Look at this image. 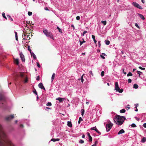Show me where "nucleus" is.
Masks as SVG:
<instances>
[{"label": "nucleus", "instance_id": "nucleus-36", "mask_svg": "<svg viewBox=\"0 0 146 146\" xmlns=\"http://www.w3.org/2000/svg\"><path fill=\"white\" fill-rule=\"evenodd\" d=\"M84 75V74H83L81 78V82H82V83H83L84 81V80L83 78V76Z\"/></svg>", "mask_w": 146, "mask_h": 146}, {"label": "nucleus", "instance_id": "nucleus-20", "mask_svg": "<svg viewBox=\"0 0 146 146\" xmlns=\"http://www.w3.org/2000/svg\"><path fill=\"white\" fill-rule=\"evenodd\" d=\"M146 141V138L144 137L142 139L141 141V142L144 143Z\"/></svg>", "mask_w": 146, "mask_h": 146}, {"label": "nucleus", "instance_id": "nucleus-34", "mask_svg": "<svg viewBox=\"0 0 146 146\" xmlns=\"http://www.w3.org/2000/svg\"><path fill=\"white\" fill-rule=\"evenodd\" d=\"M133 75L132 73L131 72H129V73L127 74V76H132Z\"/></svg>", "mask_w": 146, "mask_h": 146}, {"label": "nucleus", "instance_id": "nucleus-31", "mask_svg": "<svg viewBox=\"0 0 146 146\" xmlns=\"http://www.w3.org/2000/svg\"><path fill=\"white\" fill-rule=\"evenodd\" d=\"M57 29L58 30V31L60 33H62V30L60 28L58 27H57Z\"/></svg>", "mask_w": 146, "mask_h": 146}, {"label": "nucleus", "instance_id": "nucleus-26", "mask_svg": "<svg viewBox=\"0 0 146 146\" xmlns=\"http://www.w3.org/2000/svg\"><path fill=\"white\" fill-rule=\"evenodd\" d=\"M15 37L16 38V40L17 41H18V36L17 33L16 32L15 33Z\"/></svg>", "mask_w": 146, "mask_h": 146}, {"label": "nucleus", "instance_id": "nucleus-24", "mask_svg": "<svg viewBox=\"0 0 146 146\" xmlns=\"http://www.w3.org/2000/svg\"><path fill=\"white\" fill-rule=\"evenodd\" d=\"M138 88V86L137 84H135L133 85V88L135 89H137Z\"/></svg>", "mask_w": 146, "mask_h": 146}, {"label": "nucleus", "instance_id": "nucleus-25", "mask_svg": "<svg viewBox=\"0 0 146 146\" xmlns=\"http://www.w3.org/2000/svg\"><path fill=\"white\" fill-rule=\"evenodd\" d=\"M4 99V96L1 94H0V100H2Z\"/></svg>", "mask_w": 146, "mask_h": 146}, {"label": "nucleus", "instance_id": "nucleus-47", "mask_svg": "<svg viewBox=\"0 0 146 146\" xmlns=\"http://www.w3.org/2000/svg\"><path fill=\"white\" fill-rule=\"evenodd\" d=\"M139 69H141V70H145V68H142V67L141 66H139Z\"/></svg>", "mask_w": 146, "mask_h": 146}, {"label": "nucleus", "instance_id": "nucleus-56", "mask_svg": "<svg viewBox=\"0 0 146 146\" xmlns=\"http://www.w3.org/2000/svg\"><path fill=\"white\" fill-rule=\"evenodd\" d=\"M28 81V80L27 78H26L25 80V83H27V82Z\"/></svg>", "mask_w": 146, "mask_h": 146}, {"label": "nucleus", "instance_id": "nucleus-28", "mask_svg": "<svg viewBox=\"0 0 146 146\" xmlns=\"http://www.w3.org/2000/svg\"><path fill=\"white\" fill-rule=\"evenodd\" d=\"M7 17L8 18H9L10 20L11 21H13L12 18L11 17V16L9 15H7Z\"/></svg>", "mask_w": 146, "mask_h": 146}, {"label": "nucleus", "instance_id": "nucleus-45", "mask_svg": "<svg viewBox=\"0 0 146 146\" xmlns=\"http://www.w3.org/2000/svg\"><path fill=\"white\" fill-rule=\"evenodd\" d=\"M28 15H29L31 16V15H32V13L31 12L29 11L28 12Z\"/></svg>", "mask_w": 146, "mask_h": 146}, {"label": "nucleus", "instance_id": "nucleus-8", "mask_svg": "<svg viewBox=\"0 0 146 146\" xmlns=\"http://www.w3.org/2000/svg\"><path fill=\"white\" fill-rule=\"evenodd\" d=\"M1 134L3 135L4 137L5 136V134L4 132L2 130V126L0 125V136H1Z\"/></svg>", "mask_w": 146, "mask_h": 146}, {"label": "nucleus", "instance_id": "nucleus-29", "mask_svg": "<svg viewBox=\"0 0 146 146\" xmlns=\"http://www.w3.org/2000/svg\"><path fill=\"white\" fill-rule=\"evenodd\" d=\"M82 115L83 116L84 113V109H82L81 111Z\"/></svg>", "mask_w": 146, "mask_h": 146}, {"label": "nucleus", "instance_id": "nucleus-5", "mask_svg": "<svg viewBox=\"0 0 146 146\" xmlns=\"http://www.w3.org/2000/svg\"><path fill=\"white\" fill-rule=\"evenodd\" d=\"M132 5L135 7L140 9H143L140 6L138 3H136L135 2H133L132 3Z\"/></svg>", "mask_w": 146, "mask_h": 146}, {"label": "nucleus", "instance_id": "nucleus-18", "mask_svg": "<svg viewBox=\"0 0 146 146\" xmlns=\"http://www.w3.org/2000/svg\"><path fill=\"white\" fill-rule=\"evenodd\" d=\"M59 140H60L59 139H58V138H57V139H56L52 138L51 140V141H52L53 142H55V141H59Z\"/></svg>", "mask_w": 146, "mask_h": 146}, {"label": "nucleus", "instance_id": "nucleus-37", "mask_svg": "<svg viewBox=\"0 0 146 146\" xmlns=\"http://www.w3.org/2000/svg\"><path fill=\"white\" fill-rule=\"evenodd\" d=\"M46 105L47 106H50L52 105V104L50 102H48V103H47Z\"/></svg>", "mask_w": 146, "mask_h": 146}, {"label": "nucleus", "instance_id": "nucleus-51", "mask_svg": "<svg viewBox=\"0 0 146 146\" xmlns=\"http://www.w3.org/2000/svg\"><path fill=\"white\" fill-rule=\"evenodd\" d=\"M30 36V35H27L26 38H28V39H30L31 38V37H29Z\"/></svg>", "mask_w": 146, "mask_h": 146}, {"label": "nucleus", "instance_id": "nucleus-61", "mask_svg": "<svg viewBox=\"0 0 146 146\" xmlns=\"http://www.w3.org/2000/svg\"><path fill=\"white\" fill-rule=\"evenodd\" d=\"M143 127L146 128V123H145L143 125Z\"/></svg>", "mask_w": 146, "mask_h": 146}, {"label": "nucleus", "instance_id": "nucleus-23", "mask_svg": "<svg viewBox=\"0 0 146 146\" xmlns=\"http://www.w3.org/2000/svg\"><path fill=\"white\" fill-rule=\"evenodd\" d=\"M104 56L106 55V54L104 53H102V54L100 55V56L101 58H102L103 59H104L105 58V57Z\"/></svg>", "mask_w": 146, "mask_h": 146}, {"label": "nucleus", "instance_id": "nucleus-21", "mask_svg": "<svg viewBox=\"0 0 146 146\" xmlns=\"http://www.w3.org/2000/svg\"><path fill=\"white\" fill-rule=\"evenodd\" d=\"M92 38L93 39V40L94 41V43H96V42H97V41L95 39V36L93 35H92Z\"/></svg>", "mask_w": 146, "mask_h": 146}, {"label": "nucleus", "instance_id": "nucleus-16", "mask_svg": "<svg viewBox=\"0 0 146 146\" xmlns=\"http://www.w3.org/2000/svg\"><path fill=\"white\" fill-rule=\"evenodd\" d=\"M125 132V131L123 129H122L120 130V131L118 132V134L120 135L121 134Z\"/></svg>", "mask_w": 146, "mask_h": 146}, {"label": "nucleus", "instance_id": "nucleus-44", "mask_svg": "<svg viewBox=\"0 0 146 146\" xmlns=\"http://www.w3.org/2000/svg\"><path fill=\"white\" fill-rule=\"evenodd\" d=\"M104 75V71H103L101 73V76H103Z\"/></svg>", "mask_w": 146, "mask_h": 146}, {"label": "nucleus", "instance_id": "nucleus-4", "mask_svg": "<svg viewBox=\"0 0 146 146\" xmlns=\"http://www.w3.org/2000/svg\"><path fill=\"white\" fill-rule=\"evenodd\" d=\"M113 125V124L111 122H110V123L109 124H106V129L107 132L110 130Z\"/></svg>", "mask_w": 146, "mask_h": 146}, {"label": "nucleus", "instance_id": "nucleus-53", "mask_svg": "<svg viewBox=\"0 0 146 146\" xmlns=\"http://www.w3.org/2000/svg\"><path fill=\"white\" fill-rule=\"evenodd\" d=\"M135 26L137 27L138 28H139V27L138 26V25L137 24V23H135Z\"/></svg>", "mask_w": 146, "mask_h": 146}, {"label": "nucleus", "instance_id": "nucleus-12", "mask_svg": "<svg viewBox=\"0 0 146 146\" xmlns=\"http://www.w3.org/2000/svg\"><path fill=\"white\" fill-rule=\"evenodd\" d=\"M56 100H58L60 102H61L63 101V100H65V98L59 97L56 98Z\"/></svg>", "mask_w": 146, "mask_h": 146}, {"label": "nucleus", "instance_id": "nucleus-10", "mask_svg": "<svg viewBox=\"0 0 146 146\" xmlns=\"http://www.w3.org/2000/svg\"><path fill=\"white\" fill-rule=\"evenodd\" d=\"M38 86L41 89H43L44 90H45V88H44L42 83H40L38 85Z\"/></svg>", "mask_w": 146, "mask_h": 146}, {"label": "nucleus", "instance_id": "nucleus-63", "mask_svg": "<svg viewBox=\"0 0 146 146\" xmlns=\"http://www.w3.org/2000/svg\"><path fill=\"white\" fill-rule=\"evenodd\" d=\"M44 9L46 11H49V9H48V8L46 7L44 8Z\"/></svg>", "mask_w": 146, "mask_h": 146}, {"label": "nucleus", "instance_id": "nucleus-52", "mask_svg": "<svg viewBox=\"0 0 146 146\" xmlns=\"http://www.w3.org/2000/svg\"><path fill=\"white\" fill-rule=\"evenodd\" d=\"M40 77L39 76H38L36 78V80H38V81L39 80H40Z\"/></svg>", "mask_w": 146, "mask_h": 146}, {"label": "nucleus", "instance_id": "nucleus-64", "mask_svg": "<svg viewBox=\"0 0 146 146\" xmlns=\"http://www.w3.org/2000/svg\"><path fill=\"white\" fill-rule=\"evenodd\" d=\"M71 27H72L73 28V30H74V29H75V27H74V25H72L71 26Z\"/></svg>", "mask_w": 146, "mask_h": 146}, {"label": "nucleus", "instance_id": "nucleus-48", "mask_svg": "<svg viewBox=\"0 0 146 146\" xmlns=\"http://www.w3.org/2000/svg\"><path fill=\"white\" fill-rule=\"evenodd\" d=\"M80 18L79 16H77L76 17V19L77 20H79L80 19Z\"/></svg>", "mask_w": 146, "mask_h": 146}, {"label": "nucleus", "instance_id": "nucleus-54", "mask_svg": "<svg viewBox=\"0 0 146 146\" xmlns=\"http://www.w3.org/2000/svg\"><path fill=\"white\" fill-rule=\"evenodd\" d=\"M37 65L38 68H40V66L38 63H37Z\"/></svg>", "mask_w": 146, "mask_h": 146}, {"label": "nucleus", "instance_id": "nucleus-35", "mask_svg": "<svg viewBox=\"0 0 146 146\" xmlns=\"http://www.w3.org/2000/svg\"><path fill=\"white\" fill-rule=\"evenodd\" d=\"M2 15L3 16V17L5 19H7V17H5V13H2Z\"/></svg>", "mask_w": 146, "mask_h": 146}, {"label": "nucleus", "instance_id": "nucleus-6", "mask_svg": "<svg viewBox=\"0 0 146 146\" xmlns=\"http://www.w3.org/2000/svg\"><path fill=\"white\" fill-rule=\"evenodd\" d=\"M14 117V116L13 115H11L6 117L5 118V119L7 121H9L12 119Z\"/></svg>", "mask_w": 146, "mask_h": 146}, {"label": "nucleus", "instance_id": "nucleus-11", "mask_svg": "<svg viewBox=\"0 0 146 146\" xmlns=\"http://www.w3.org/2000/svg\"><path fill=\"white\" fill-rule=\"evenodd\" d=\"M91 129L95 130L97 133L99 134V135L101 134V133L98 130L97 128H96V126L92 128Z\"/></svg>", "mask_w": 146, "mask_h": 146}, {"label": "nucleus", "instance_id": "nucleus-3", "mask_svg": "<svg viewBox=\"0 0 146 146\" xmlns=\"http://www.w3.org/2000/svg\"><path fill=\"white\" fill-rule=\"evenodd\" d=\"M115 90L117 92H119L121 93L123 91V89H120L119 88V87L118 83L117 82H116L115 83Z\"/></svg>", "mask_w": 146, "mask_h": 146}, {"label": "nucleus", "instance_id": "nucleus-15", "mask_svg": "<svg viewBox=\"0 0 146 146\" xmlns=\"http://www.w3.org/2000/svg\"><path fill=\"white\" fill-rule=\"evenodd\" d=\"M14 62L17 65L19 64V60L18 58L14 59Z\"/></svg>", "mask_w": 146, "mask_h": 146}, {"label": "nucleus", "instance_id": "nucleus-40", "mask_svg": "<svg viewBox=\"0 0 146 146\" xmlns=\"http://www.w3.org/2000/svg\"><path fill=\"white\" fill-rule=\"evenodd\" d=\"M98 143V141H96L95 143L93 145H92V146H96V145Z\"/></svg>", "mask_w": 146, "mask_h": 146}, {"label": "nucleus", "instance_id": "nucleus-19", "mask_svg": "<svg viewBox=\"0 0 146 146\" xmlns=\"http://www.w3.org/2000/svg\"><path fill=\"white\" fill-rule=\"evenodd\" d=\"M67 125L69 127H72V123L71 121H68V123H67Z\"/></svg>", "mask_w": 146, "mask_h": 146}, {"label": "nucleus", "instance_id": "nucleus-38", "mask_svg": "<svg viewBox=\"0 0 146 146\" xmlns=\"http://www.w3.org/2000/svg\"><path fill=\"white\" fill-rule=\"evenodd\" d=\"M89 75H91L92 76H93V74L92 73V71H89Z\"/></svg>", "mask_w": 146, "mask_h": 146}, {"label": "nucleus", "instance_id": "nucleus-9", "mask_svg": "<svg viewBox=\"0 0 146 146\" xmlns=\"http://www.w3.org/2000/svg\"><path fill=\"white\" fill-rule=\"evenodd\" d=\"M20 56L22 61L24 62H25V58L22 52L20 53Z\"/></svg>", "mask_w": 146, "mask_h": 146}, {"label": "nucleus", "instance_id": "nucleus-43", "mask_svg": "<svg viewBox=\"0 0 146 146\" xmlns=\"http://www.w3.org/2000/svg\"><path fill=\"white\" fill-rule=\"evenodd\" d=\"M28 50H29L30 51V53L32 52L30 48V46H28Z\"/></svg>", "mask_w": 146, "mask_h": 146}, {"label": "nucleus", "instance_id": "nucleus-42", "mask_svg": "<svg viewBox=\"0 0 146 146\" xmlns=\"http://www.w3.org/2000/svg\"><path fill=\"white\" fill-rule=\"evenodd\" d=\"M131 126L132 127H135L136 126V125L134 124V123H132L131 125Z\"/></svg>", "mask_w": 146, "mask_h": 146}, {"label": "nucleus", "instance_id": "nucleus-59", "mask_svg": "<svg viewBox=\"0 0 146 146\" xmlns=\"http://www.w3.org/2000/svg\"><path fill=\"white\" fill-rule=\"evenodd\" d=\"M98 44H99V47H100V46L101 45V44H100V41H98Z\"/></svg>", "mask_w": 146, "mask_h": 146}, {"label": "nucleus", "instance_id": "nucleus-33", "mask_svg": "<svg viewBox=\"0 0 146 146\" xmlns=\"http://www.w3.org/2000/svg\"><path fill=\"white\" fill-rule=\"evenodd\" d=\"M83 119L81 118V117H80L79 118V121H78V123L80 124V123L81 121H82Z\"/></svg>", "mask_w": 146, "mask_h": 146}, {"label": "nucleus", "instance_id": "nucleus-27", "mask_svg": "<svg viewBox=\"0 0 146 146\" xmlns=\"http://www.w3.org/2000/svg\"><path fill=\"white\" fill-rule=\"evenodd\" d=\"M105 43L107 45H109L110 44V41L109 40H105Z\"/></svg>", "mask_w": 146, "mask_h": 146}, {"label": "nucleus", "instance_id": "nucleus-55", "mask_svg": "<svg viewBox=\"0 0 146 146\" xmlns=\"http://www.w3.org/2000/svg\"><path fill=\"white\" fill-rule=\"evenodd\" d=\"M132 80L131 79H129L128 80V82L129 83H130L131 82Z\"/></svg>", "mask_w": 146, "mask_h": 146}, {"label": "nucleus", "instance_id": "nucleus-46", "mask_svg": "<svg viewBox=\"0 0 146 146\" xmlns=\"http://www.w3.org/2000/svg\"><path fill=\"white\" fill-rule=\"evenodd\" d=\"M84 142V141L82 140H80L79 141V143H83Z\"/></svg>", "mask_w": 146, "mask_h": 146}, {"label": "nucleus", "instance_id": "nucleus-50", "mask_svg": "<svg viewBox=\"0 0 146 146\" xmlns=\"http://www.w3.org/2000/svg\"><path fill=\"white\" fill-rule=\"evenodd\" d=\"M33 92L36 95H38L37 92H36V90L35 89V90L33 91Z\"/></svg>", "mask_w": 146, "mask_h": 146}, {"label": "nucleus", "instance_id": "nucleus-41", "mask_svg": "<svg viewBox=\"0 0 146 146\" xmlns=\"http://www.w3.org/2000/svg\"><path fill=\"white\" fill-rule=\"evenodd\" d=\"M137 73L139 74V77H140L141 74L142 73L141 72L139 71H137Z\"/></svg>", "mask_w": 146, "mask_h": 146}, {"label": "nucleus", "instance_id": "nucleus-58", "mask_svg": "<svg viewBox=\"0 0 146 146\" xmlns=\"http://www.w3.org/2000/svg\"><path fill=\"white\" fill-rule=\"evenodd\" d=\"M124 68H123V73L125 74H126L127 73L126 72H125V71H124Z\"/></svg>", "mask_w": 146, "mask_h": 146}, {"label": "nucleus", "instance_id": "nucleus-62", "mask_svg": "<svg viewBox=\"0 0 146 146\" xmlns=\"http://www.w3.org/2000/svg\"><path fill=\"white\" fill-rule=\"evenodd\" d=\"M80 45H81L83 43L82 41H80Z\"/></svg>", "mask_w": 146, "mask_h": 146}, {"label": "nucleus", "instance_id": "nucleus-17", "mask_svg": "<svg viewBox=\"0 0 146 146\" xmlns=\"http://www.w3.org/2000/svg\"><path fill=\"white\" fill-rule=\"evenodd\" d=\"M31 56H33L34 59L35 60L36 59V55H35V54L33 52H31Z\"/></svg>", "mask_w": 146, "mask_h": 146}, {"label": "nucleus", "instance_id": "nucleus-57", "mask_svg": "<svg viewBox=\"0 0 146 146\" xmlns=\"http://www.w3.org/2000/svg\"><path fill=\"white\" fill-rule=\"evenodd\" d=\"M129 106L128 105L127 106V107H126L127 110H128V109L130 108V107H129Z\"/></svg>", "mask_w": 146, "mask_h": 146}, {"label": "nucleus", "instance_id": "nucleus-49", "mask_svg": "<svg viewBox=\"0 0 146 146\" xmlns=\"http://www.w3.org/2000/svg\"><path fill=\"white\" fill-rule=\"evenodd\" d=\"M88 32L87 31H84L83 33V34H82V35L83 36H84V35L86 33H87Z\"/></svg>", "mask_w": 146, "mask_h": 146}, {"label": "nucleus", "instance_id": "nucleus-32", "mask_svg": "<svg viewBox=\"0 0 146 146\" xmlns=\"http://www.w3.org/2000/svg\"><path fill=\"white\" fill-rule=\"evenodd\" d=\"M125 111V110L124 109H122L121 110L120 112L121 113H124Z\"/></svg>", "mask_w": 146, "mask_h": 146}, {"label": "nucleus", "instance_id": "nucleus-30", "mask_svg": "<svg viewBox=\"0 0 146 146\" xmlns=\"http://www.w3.org/2000/svg\"><path fill=\"white\" fill-rule=\"evenodd\" d=\"M101 23H102L104 25H105L106 24V21H101Z\"/></svg>", "mask_w": 146, "mask_h": 146}, {"label": "nucleus", "instance_id": "nucleus-39", "mask_svg": "<svg viewBox=\"0 0 146 146\" xmlns=\"http://www.w3.org/2000/svg\"><path fill=\"white\" fill-rule=\"evenodd\" d=\"M27 33H23V35H24V38H26V36H27Z\"/></svg>", "mask_w": 146, "mask_h": 146}, {"label": "nucleus", "instance_id": "nucleus-14", "mask_svg": "<svg viewBox=\"0 0 146 146\" xmlns=\"http://www.w3.org/2000/svg\"><path fill=\"white\" fill-rule=\"evenodd\" d=\"M138 15L139 16V17L142 20H144L145 19V18L144 17V16L142 15V14L139 13H138Z\"/></svg>", "mask_w": 146, "mask_h": 146}, {"label": "nucleus", "instance_id": "nucleus-22", "mask_svg": "<svg viewBox=\"0 0 146 146\" xmlns=\"http://www.w3.org/2000/svg\"><path fill=\"white\" fill-rule=\"evenodd\" d=\"M55 74L54 73H53V74H52V78H51V80H52V82L53 81L55 77Z\"/></svg>", "mask_w": 146, "mask_h": 146}, {"label": "nucleus", "instance_id": "nucleus-2", "mask_svg": "<svg viewBox=\"0 0 146 146\" xmlns=\"http://www.w3.org/2000/svg\"><path fill=\"white\" fill-rule=\"evenodd\" d=\"M43 32L45 35L51 38L54 40L53 36L51 33L48 32V30L45 29H43Z\"/></svg>", "mask_w": 146, "mask_h": 146}, {"label": "nucleus", "instance_id": "nucleus-7", "mask_svg": "<svg viewBox=\"0 0 146 146\" xmlns=\"http://www.w3.org/2000/svg\"><path fill=\"white\" fill-rule=\"evenodd\" d=\"M19 75L20 76L21 78H23L24 76V75H23V73L21 72H19L18 74H14V76H15V77L16 78L18 77Z\"/></svg>", "mask_w": 146, "mask_h": 146}, {"label": "nucleus", "instance_id": "nucleus-1", "mask_svg": "<svg viewBox=\"0 0 146 146\" xmlns=\"http://www.w3.org/2000/svg\"><path fill=\"white\" fill-rule=\"evenodd\" d=\"M125 119V117L117 115L114 117L113 120L116 124L121 125L123 124Z\"/></svg>", "mask_w": 146, "mask_h": 146}, {"label": "nucleus", "instance_id": "nucleus-13", "mask_svg": "<svg viewBox=\"0 0 146 146\" xmlns=\"http://www.w3.org/2000/svg\"><path fill=\"white\" fill-rule=\"evenodd\" d=\"M88 136L89 137V141L90 142L92 141V137L90 136L89 133H87Z\"/></svg>", "mask_w": 146, "mask_h": 146}, {"label": "nucleus", "instance_id": "nucleus-60", "mask_svg": "<svg viewBox=\"0 0 146 146\" xmlns=\"http://www.w3.org/2000/svg\"><path fill=\"white\" fill-rule=\"evenodd\" d=\"M51 109V108H50L47 107H46L45 108V110H46L47 109Z\"/></svg>", "mask_w": 146, "mask_h": 146}]
</instances>
